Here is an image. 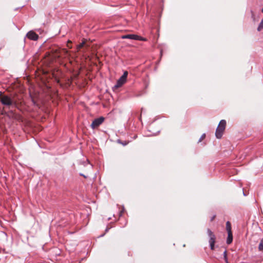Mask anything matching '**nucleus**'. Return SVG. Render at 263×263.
Listing matches in <instances>:
<instances>
[{
  "mask_svg": "<svg viewBox=\"0 0 263 263\" xmlns=\"http://www.w3.org/2000/svg\"><path fill=\"white\" fill-rule=\"evenodd\" d=\"M104 121V118L100 117L98 118L95 119L91 124V127L95 129L99 126Z\"/></svg>",
  "mask_w": 263,
  "mask_h": 263,
  "instance_id": "6",
  "label": "nucleus"
},
{
  "mask_svg": "<svg viewBox=\"0 0 263 263\" xmlns=\"http://www.w3.org/2000/svg\"><path fill=\"white\" fill-rule=\"evenodd\" d=\"M224 130V129L221 128V127L218 126L215 133V136L216 138L218 139L221 138Z\"/></svg>",
  "mask_w": 263,
  "mask_h": 263,
  "instance_id": "8",
  "label": "nucleus"
},
{
  "mask_svg": "<svg viewBox=\"0 0 263 263\" xmlns=\"http://www.w3.org/2000/svg\"><path fill=\"white\" fill-rule=\"evenodd\" d=\"M263 29V20H261L260 23H259L258 27L257 28V30L258 31H261Z\"/></svg>",
  "mask_w": 263,
  "mask_h": 263,
  "instance_id": "11",
  "label": "nucleus"
},
{
  "mask_svg": "<svg viewBox=\"0 0 263 263\" xmlns=\"http://www.w3.org/2000/svg\"><path fill=\"white\" fill-rule=\"evenodd\" d=\"M1 102L2 103V104L10 107L12 106V107H17V103L16 101L12 99L10 97H9L8 96H3L1 98Z\"/></svg>",
  "mask_w": 263,
  "mask_h": 263,
  "instance_id": "1",
  "label": "nucleus"
},
{
  "mask_svg": "<svg viewBox=\"0 0 263 263\" xmlns=\"http://www.w3.org/2000/svg\"><path fill=\"white\" fill-rule=\"evenodd\" d=\"M224 259L225 262L226 263H229V261H228V259L227 257H226L225 258H224Z\"/></svg>",
  "mask_w": 263,
  "mask_h": 263,
  "instance_id": "16",
  "label": "nucleus"
},
{
  "mask_svg": "<svg viewBox=\"0 0 263 263\" xmlns=\"http://www.w3.org/2000/svg\"><path fill=\"white\" fill-rule=\"evenodd\" d=\"M258 250L259 251L263 252V239H262L259 242Z\"/></svg>",
  "mask_w": 263,
  "mask_h": 263,
  "instance_id": "10",
  "label": "nucleus"
},
{
  "mask_svg": "<svg viewBox=\"0 0 263 263\" xmlns=\"http://www.w3.org/2000/svg\"><path fill=\"white\" fill-rule=\"evenodd\" d=\"M215 216H214L213 217H212L211 218V221H212L214 218H215Z\"/></svg>",
  "mask_w": 263,
  "mask_h": 263,
  "instance_id": "19",
  "label": "nucleus"
},
{
  "mask_svg": "<svg viewBox=\"0 0 263 263\" xmlns=\"http://www.w3.org/2000/svg\"><path fill=\"white\" fill-rule=\"evenodd\" d=\"M26 36L28 39L33 41H36L39 38V35L33 31H29Z\"/></svg>",
  "mask_w": 263,
  "mask_h": 263,
  "instance_id": "7",
  "label": "nucleus"
},
{
  "mask_svg": "<svg viewBox=\"0 0 263 263\" xmlns=\"http://www.w3.org/2000/svg\"><path fill=\"white\" fill-rule=\"evenodd\" d=\"M80 175L83 176L84 178H86V177L82 174H80Z\"/></svg>",
  "mask_w": 263,
  "mask_h": 263,
  "instance_id": "17",
  "label": "nucleus"
},
{
  "mask_svg": "<svg viewBox=\"0 0 263 263\" xmlns=\"http://www.w3.org/2000/svg\"><path fill=\"white\" fill-rule=\"evenodd\" d=\"M119 142L120 143L122 144V145H123L124 146L126 145L128 143V142H126V141L122 142L120 140L119 141Z\"/></svg>",
  "mask_w": 263,
  "mask_h": 263,
  "instance_id": "14",
  "label": "nucleus"
},
{
  "mask_svg": "<svg viewBox=\"0 0 263 263\" xmlns=\"http://www.w3.org/2000/svg\"><path fill=\"white\" fill-rule=\"evenodd\" d=\"M208 234L209 237H210L209 243L210 246V248L211 250H213L214 249V245L215 242V236L214 233L211 231L209 229H208Z\"/></svg>",
  "mask_w": 263,
  "mask_h": 263,
  "instance_id": "3",
  "label": "nucleus"
},
{
  "mask_svg": "<svg viewBox=\"0 0 263 263\" xmlns=\"http://www.w3.org/2000/svg\"><path fill=\"white\" fill-rule=\"evenodd\" d=\"M226 125V121L224 120H222L220 121L219 124L218 125V127H221V128L224 129Z\"/></svg>",
  "mask_w": 263,
  "mask_h": 263,
  "instance_id": "9",
  "label": "nucleus"
},
{
  "mask_svg": "<svg viewBox=\"0 0 263 263\" xmlns=\"http://www.w3.org/2000/svg\"><path fill=\"white\" fill-rule=\"evenodd\" d=\"M84 44H85V43H84V42H82V43H81V44H80L78 46V47H77L78 49H80V48H82V47H83V46H84Z\"/></svg>",
  "mask_w": 263,
  "mask_h": 263,
  "instance_id": "13",
  "label": "nucleus"
},
{
  "mask_svg": "<svg viewBox=\"0 0 263 263\" xmlns=\"http://www.w3.org/2000/svg\"><path fill=\"white\" fill-rule=\"evenodd\" d=\"M127 75V71H124L123 75L118 80L117 84L115 85V87L117 88L121 87L126 82Z\"/></svg>",
  "mask_w": 263,
  "mask_h": 263,
  "instance_id": "5",
  "label": "nucleus"
},
{
  "mask_svg": "<svg viewBox=\"0 0 263 263\" xmlns=\"http://www.w3.org/2000/svg\"><path fill=\"white\" fill-rule=\"evenodd\" d=\"M226 230L228 232L227 243L229 245L233 241V234L231 230V224L230 222L229 221L226 222Z\"/></svg>",
  "mask_w": 263,
  "mask_h": 263,
  "instance_id": "2",
  "label": "nucleus"
},
{
  "mask_svg": "<svg viewBox=\"0 0 263 263\" xmlns=\"http://www.w3.org/2000/svg\"><path fill=\"white\" fill-rule=\"evenodd\" d=\"M205 137V134H203L201 135L200 138L199 139L198 142H200L202 141V140H203Z\"/></svg>",
  "mask_w": 263,
  "mask_h": 263,
  "instance_id": "12",
  "label": "nucleus"
},
{
  "mask_svg": "<svg viewBox=\"0 0 263 263\" xmlns=\"http://www.w3.org/2000/svg\"><path fill=\"white\" fill-rule=\"evenodd\" d=\"M223 257L225 258L226 257H227V251H225L223 253Z\"/></svg>",
  "mask_w": 263,
  "mask_h": 263,
  "instance_id": "15",
  "label": "nucleus"
},
{
  "mask_svg": "<svg viewBox=\"0 0 263 263\" xmlns=\"http://www.w3.org/2000/svg\"><path fill=\"white\" fill-rule=\"evenodd\" d=\"M122 39H128L130 40H137V41H146V39L143 38L140 36H139L136 34H129L123 35L122 36Z\"/></svg>",
  "mask_w": 263,
  "mask_h": 263,
  "instance_id": "4",
  "label": "nucleus"
},
{
  "mask_svg": "<svg viewBox=\"0 0 263 263\" xmlns=\"http://www.w3.org/2000/svg\"><path fill=\"white\" fill-rule=\"evenodd\" d=\"M123 212V210L120 212V216L122 215V213Z\"/></svg>",
  "mask_w": 263,
  "mask_h": 263,
  "instance_id": "18",
  "label": "nucleus"
}]
</instances>
